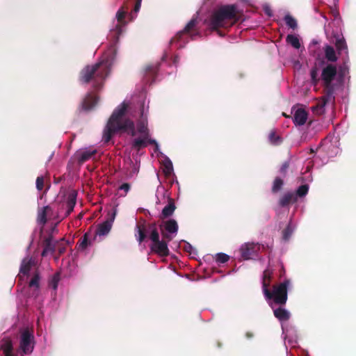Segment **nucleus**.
I'll list each match as a JSON object with an SVG mask.
<instances>
[{"mask_svg": "<svg viewBox=\"0 0 356 356\" xmlns=\"http://www.w3.org/2000/svg\"><path fill=\"white\" fill-rule=\"evenodd\" d=\"M286 41L288 44H290L293 47L296 49L300 48V42L298 38L292 34H289L286 36Z\"/></svg>", "mask_w": 356, "mask_h": 356, "instance_id": "cd10ccee", "label": "nucleus"}, {"mask_svg": "<svg viewBox=\"0 0 356 356\" xmlns=\"http://www.w3.org/2000/svg\"><path fill=\"white\" fill-rule=\"evenodd\" d=\"M89 243H88V233H86L83 238H81V241L80 243V248H81L82 249H85L86 248H87V246L88 245Z\"/></svg>", "mask_w": 356, "mask_h": 356, "instance_id": "a19ab883", "label": "nucleus"}, {"mask_svg": "<svg viewBox=\"0 0 356 356\" xmlns=\"http://www.w3.org/2000/svg\"><path fill=\"white\" fill-rule=\"evenodd\" d=\"M289 161H284L282 165H281L280 168V173L283 176V177H285L286 173H287V170L289 168Z\"/></svg>", "mask_w": 356, "mask_h": 356, "instance_id": "4c0bfd02", "label": "nucleus"}, {"mask_svg": "<svg viewBox=\"0 0 356 356\" xmlns=\"http://www.w3.org/2000/svg\"><path fill=\"white\" fill-rule=\"evenodd\" d=\"M60 280V273L59 272L56 273L49 282V286L51 287L54 291L58 288V282Z\"/></svg>", "mask_w": 356, "mask_h": 356, "instance_id": "2f4dec72", "label": "nucleus"}, {"mask_svg": "<svg viewBox=\"0 0 356 356\" xmlns=\"http://www.w3.org/2000/svg\"><path fill=\"white\" fill-rule=\"evenodd\" d=\"M99 97L92 93H88L83 99L81 107L84 111H90L97 104Z\"/></svg>", "mask_w": 356, "mask_h": 356, "instance_id": "4468645a", "label": "nucleus"}, {"mask_svg": "<svg viewBox=\"0 0 356 356\" xmlns=\"http://www.w3.org/2000/svg\"><path fill=\"white\" fill-rule=\"evenodd\" d=\"M229 256L225 253L220 252V253L216 254V261L220 264H225V263L229 261Z\"/></svg>", "mask_w": 356, "mask_h": 356, "instance_id": "c9c22d12", "label": "nucleus"}, {"mask_svg": "<svg viewBox=\"0 0 356 356\" xmlns=\"http://www.w3.org/2000/svg\"><path fill=\"white\" fill-rule=\"evenodd\" d=\"M137 131L140 136L150 137V133L147 127V121L146 119L142 120L137 123Z\"/></svg>", "mask_w": 356, "mask_h": 356, "instance_id": "393cba45", "label": "nucleus"}, {"mask_svg": "<svg viewBox=\"0 0 356 356\" xmlns=\"http://www.w3.org/2000/svg\"><path fill=\"white\" fill-rule=\"evenodd\" d=\"M269 141L273 145L280 143L281 138L275 131H271L268 135Z\"/></svg>", "mask_w": 356, "mask_h": 356, "instance_id": "f704fd0d", "label": "nucleus"}, {"mask_svg": "<svg viewBox=\"0 0 356 356\" xmlns=\"http://www.w3.org/2000/svg\"><path fill=\"white\" fill-rule=\"evenodd\" d=\"M199 35V33L197 32V33H195V35ZM194 36H195V35H192V39H193V37H194Z\"/></svg>", "mask_w": 356, "mask_h": 356, "instance_id": "8fccbe9b", "label": "nucleus"}, {"mask_svg": "<svg viewBox=\"0 0 356 356\" xmlns=\"http://www.w3.org/2000/svg\"><path fill=\"white\" fill-rule=\"evenodd\" d=\"M52 211L49 206L42 207L38 211L37 220L39 224L44 225L47 222V216Z\"/></svg>", "mask_w": 356, "mask_h": 356, "instance_id": "4be33fe9", "label": "nucleus"}, {"mask_svg": "<svg viewBox=\"0 0 356 356\" xmlns=\"http://www.w3.org/2000/svg\"><path fill=\"white\" fill-rule=\"evenodd\" d=\"M59 254H61L65 251V248H59Z\"/></svg>", "mask_w": 356, "mask_h": 356, "instance_id": "de8ad7c7", "label": "nucleus"}, {"mask_svg": "<svg viewBox=\"0 0 356 356\" xmlns=\"http://www.w3.org/2000/svg\"><path fill=\"white\" fill-rule=\"evenodd\" d=\"M325 55L328 61L336 62L337 60V56H336L335 51L331 46H327L325 47Z\"/></svg>", "mask_w": 356, "mask_h": 356, "instance_id": "bb28decb", "label": "nucleus"}, {"mask_svg": "<svg viewBox=\"0 0 356 356\" xmlns=\"http://www.w3.org/2000/svg\"><path fill=\"white\" fill-rule=\"evenodd\" d=\"M131 188V186L128 183H124L122 184L120 187H119V190H122L124 191V195H122V196H125L127 195V193L129 192V191L130 190Z\"/></svg>", "mask_w": 356, "mask_h": 356, "instance_id": "79ce46f5", "label": "nucleus"}, {"mask_svg": "<svg viewBox=\"0 0 356 356\" xmlns=\"http://www.w3.org/2000/svg\"><path fill=\"white\" fill-rule=\"evenodd\" d=\"M337 76V69L335 65L327 64L321 71V79L323 82V90L328 91V95L334 93L336 85L333 83Z\"/></svg>", "mask_w": 356, "mask_h": 356, "instance_id": "423d86ee", "label": "nucleus"}, {"mask_svg": "<svg viewBox=\"0 0 356 356\" xmlns=\"http://www.w3.org/2000/svg\"><path fill=\"white\" fill-rule=\"evenodd\" d=\"M148 145H154L155 146V152L159 149V145L156 140L152 139L149 136H140L134 138L131 142V148L137 152L145 148Z\"/></svg>", "mask_w": 356, "mask_h": 356, "instance_id": "1a4fd4ad", "label": "nucleus"}, {"mask_svg": "<svg viewBox=\"0 0 356 356\" xmlns=\"http://www.w3.org/2000/svg\"><path fill=\"white\" fill-rule=\"evenodd\" d=\"M76 203V193L73 191L68 195L66 202L65 204H61L60 209H64L65 207L67 210L60 219L59 218V216H57L56 219L58 220V222H59L65 218H67L73 211Z\"/></svg>", "mask_w": 356, "mask_h": 356, "instance_id": "f8f14e48", "label": "nucleus"}, {"mask_svg": "<svg viewBox=\"0 0 356 356\" xmlns=\"http://www.w3.org/2000/svg\"><path fill=\"white\" fill-rule=\"evenodd\" d=\"M141 1H142V0H136V1L134 8L133 10V12H134L135 13H137L139 11V10L140 8V6H141Z\"/></svg>", "mask_w": 356, "mask_h": 356, "instance_id": "37998d69", "label": "nucleus"}, {"mask_svg": "<svg viewBox=\"0 0 356 356\" xmlns=\"http://www.w3.org/2000/svg\"><path fill=\"white\" fill-rule=\"evenodd\" d=\"M308 117L307 112L303 108H298L295 111L293 117V123L298 126L305 124Z\"/></svg>", "mask_w": 356, "mask_h": 356, "instance_id": "2eb2a0df", "label": "nucleus"}, {"mask_svg": "<svg viewBox=\"0 0 356 356\" xmlns=\"http://www.w3.org/2000/svg\"><path fill=\"white\" fill-rule=\"evenodd\" d=\"M173 171L172 163L170 161L166 162L164 165L163 172L166 176H169Z\"/></svg>", "mask_w": 356, "mask_h": 356, "instance_id": "e433bc0d", "label": "nucleus"}, {"mask_svg": "<svg viewBox=\"0 0 356 356\" xmlns=\"http://www.w3.org/2000/svg\"><path fill=\"white\" fill-rule=\"evenodd\" d=\"M283 185V179L278 177H275L273 182V186L271 188L272 193H277V192H279L282 188Z\"/></svg>", "mask_w": 356, "mask_h": 356, "instance_id": "c85d7f7f", "label": "nucleus"}, {"mask_svg": "<svg viewBox=\"0 0 356 356\" xmlns=\"http://www.w3.org/2000/svg\"><path fill=\"white\" fill-rule=\"evenodd\" d=\"M245 337L247 339H251L254 337V334L252 332H247L245 333Z\"/></svg>", "mask_w": 356, "mask_h": 356, "instance_id": "49530a36", "label": "nucleus"}, {"mask_svg": "<svg viewBox=\"0 0 356 356\" xmlns=\"http://www.w3.org/2000/svg\"><path fill=\"white\" fill-rule=\"evenodd\" d=\"M33 339V332L28 328L22 332L19 347L24 354H30L33 352L34 347Z\"/></svg>", "mask_w": 356, "mask_h": 356, "instance_id": "0eeeda50", "label": "nucleus"}, {"mask_svg": "<svg viewBox=\"0 0 356 356\" xmlns=\"http://www.w3.org/2000/svg\"><path fill=\"white\" fill-rule=\"evenodd\" d=\"M96 154V149H80L75 153L74 158L79 165H82L85 162L90 160Z\"/></svg>", "mask_w": 356, "mask_h": 356, "instance_id": "ddd939ff", "label": "nucleus"}, {"mask_svg": "<svg viewBox=\"0 0 356 356\" xmlns=\"http://www.w3.org/2000/svg\"><path fill=\"white\" fill-rule=\"evenodd\" d=\"M58 241L53 242L52 235L48 236L43 241V250L42 252V256L45 257L49 252L54 253L56 250V244Z\"/></svg>", "mask_w": 356, "mask_h": 356, "instance_id": "dca6fc26", "label": "nucleus"}, {"mask_svg": "<svg viewBox=\"0 0 356 356\" xmlns=\"http://www.w3.org/2000/svg\"><path fill=\"white\" fill-rule=\"evenodd\" d=\"M298 200V198L295 193L287 192L284 193L279 200V205L281 207H287L291 203H295Z\"/></svg>", "mask_w": 356, "mask_h": 356, "instance_id": "6ab92c4d", "label": "nucleus"}, {"mask_svg": "<svg viewBox=\"0 0 356 356\" xmlns=\"http://www.w3.org/2000/svg\"><path fill=\"white\" fill-rule=\"evenodd\" d=\"M159 227L162 236L161 239L156 222L138 224L135 236L139 244L149 236L151 241V251L160 257H167L170 254L168 243L177 234L179 226L175 219H170L162 221Z\"/></svg>", "mask_w": 356, "mask_h": 356, "instance_id": "f03ea898", "label": "nucleus"}, {"mask_svg": "<svg viewBox=\"0 0 356 356\" xmlns=\"http://www.w3.org/2000/svg\"><path fill=\"white\" fill-rule=\"evenodd\" d=\"M241 15L242 13L235 4L222 6L212 13L209 26L211 30L217 31L219 35L224 36L225 33L219 29L230 28L241 19Z\"/></svg>", "mask_w": 356, "mask_h": 356, "instance_id": "20e7f679", "label": "nucleus"}, {"mask_svg": "<svg viewBox=\"0 0 356 356\" xmlns=\"http://www.w3.org/2000/svg\"><path fill=\"white\" fill-rule=\"evenodd\" d=\"M274 270L268 266L266 269L263 272L262 275V291L265 290V289H269L270 286V283L272 282L273 275Z\"/></svg>", "mask_w": 356, "mask_h": 356, "instance_id": "aec40b11", "label": "nucleus"}, {"mask_svg": "<svg viewBox=\"0 0 356 356\" xmlns=\"http://www.w3.org/2000/svg\"><path fill=\"white\" fill-rule=\"evenodd\" d=\"M334 93H332L331 95H328V91L324 90V95L320 99H318L316 105L313 106V111L316 112L318 115H322L325 112V106L329 102H334L335 97Z\"/></svg>", "mask_w": 356, "mask_h": 356, "instance_id": "9b49d317", "label": "nucleus"}, {"mask_svg": "<svg viewBox=\"0 0 356 356\" xmlns=\"http://www.w3.org/2000/svg\"><path fill=\"white\" fill-rule=\"evenodd\" d=\"M284 22L286 24L292 29H296L298 27L296 19L293 17L291 15L287 14L284 16Z\"/></svg>", "mask_w": 356, "mask_h": 356, "instance_id": "c756f323", "label": "nucleus"}, {"mask_svg": "<svg viewBox=\"0 0 356 356\" xmlns=\"http://www.w3.org/2000/svg\"><path fill=\"white\" fill-rule=\"evenodd\" d=\"M176 209V206L174 200L172 198L168 199V204L163 209L161 213L159 216L160 219L164 220L172 216Z\"/></svg>", "mask_w": 356, "mask_h": 356, "instance_id": "a211bd4d", "label": "nucleus"}, {"mask_svg": "<svg viewBox=\"0 0 356 356\" xmlns=\"http://www.w3.org/2000/svg\"><path fill=\"white\" fill-rule=\"evenodd\" d=\"M332 15H333V17H334V19H337V17H339V11H338V10H333L332 11Z\"/></svg>", "mask_w": 356, "mask_h": 356, "instance_id": "a18cd8bd", "label": "nucleus"}, {"mask_svg": "<svg viewBox=\"0 0 356 356\" xmlns=\"http://www.w3.org/2000/svg\"><path fill=\"white\" fill-rule=\"evenodd\" d=\"M128 10V7L122 6L116 13L118 24L115 29L111 30L108 38L112 42V45L109 51H112L113 56L102 60L92 65L86 66L80 73V81L84 83H88L93 81L92 88L95 91L101 90L104 83L106 78L111 72V60L114 58L116 54V49L114 46L118 42L119 38L122 33V26L126 24L124 18Z\"/></svg>", "mask_w": 356, "mask_h": 356, "instance_id": "f257e3e1", "label": "nucleus"}, {"mask_svg": "<svg viewBox=\"0 0 356 356\" xmlns=\"http://www.w3.org/2000/svg\"><path fill=\"white\" fill-rule=\"evenodd\" d=\"M177 58H178L177 57L175 58V60H174L175 63L177 61Z\"/></svg>", "mask_w": 356, "mask_h": 356, "instance_id": "3c124183", "label": "nucleus"}, {"mask_svg": "<svg viewBox=\"0 0 356 356\" xmlns=\"http://www.w3.org/2000/svg\"><path fill=\"white\" fill-rule=\"evenodd\" d=\"M264 12L269 17H271L273 15V12L271 9L268 6L264 8Z\"/></svg>", "mask_w": 356, "mask_h": 356, "instance_id": "c03bdc74", "label": "nucleus"}, {"mask_svg": "<svg viewBox=\"0 0 356 356\" xmlns=\"http://www.w3.org/2000/svg\"><path fill=\"white\" fill-rule=\"evenodd\" d=\"M196 19H191L188 23L186 25L185 28L177 33V35L172 38L170 40V44L173 43L175 40H179L184 34H188L194 29L197 24Z\"/></svg>", "mask_w": 356, "mask_h": 356, "instance_id": "f3484780", "label": "nucleus"}, {"mask_svg": "<svg viewBox=\"0 0 356 356\" xmlns=\"http://www.w3.org/2000/svg\"><path fill=\"white\" fill-rule=\"evenodd\" d=\"M33 264V261L31 258L26 257L24 258L21 264L19 272L20 273H22L23 275H28L31 266Z\"/></svg>", "mask_w": 356, "mask_h": 356, "instance_id": "b1692460", "label": "nucleus"}, {"mask_svg": "<svg viewBox=\"0 0 356 356\" xmlns=\"http://www.w3.org/2000/svg\"><path fill=\"white\" fill-rule=\"evenodd\" d=\"M82 216H83V215H82V213H80V214L78 216V218H82Z\"/></svg>", "mask_w": 356, "mask_h": 356, "instance_id": "09e8293b", "label": "nucleus"}, {"mask_svg": "<svg viewBox=\"0 0 356 356\" xmlns=\"http://www.w3.org/2000/svg\"><path fill=\"white\" fill-rule=\"evenodd\" d=\"M115 216L116 210H114L111 213H108L106 220L98 225L96 230V234L99 236L107 235L112 228Z\"/></svg>", "mask_w": 356, "mask_h": 356, "instance_id": "9d476101", "label": "nucleus"}, {"mask_svg": "<svg viewBox=\"0 0 356 356\" xmlns=\"http://www.w3.org/2000/svg\"><path fill=\"white\" fill-rule=\"evenodd\" d=\"M36 188L38 191H42L44 188V177L42 176L37 177Z\"/></svg>", "mask_w": 356, "mask_h": 356, "instance_id": "ea45409f", "label": "nucleus"}, {"mask_svg": "<svg viewBox=\"0 0 356 356\" xmlns=\"http://www.w3.org/2000/svg\"><path fill=\"white\" fill-rule=\"evenodd\" d=\"M309 191V186L307 184H303L298 187V188L296 191V195L298 197H304L305 196Z\"/></svg>", "mask_w": 356, "mask_h": 356, "instance_id": "72a5a7b5", "label": "nucleus"}, {"mask_svg": "<svg viewBox=\"0 0 356 356\" xmlns=\"http://www.w3.org/2000/svg\"><path fill=\"white\" fill-rule=\"evenodd\" d=\"M128 107V104L124 102L113 111L104 130L103 140L105 143H108L113 135L118 132L127 133L131 136H136L134 121L129 118H125Z\"/></svg>", "mask_w": 356, "mask_h": 356, "instance_id": "7ed1b4c3", "label": "nucleus"}, {"mask_svg": "<svg viewBox=\"0 0 356 356\" xmlns=\"http://www.w3.org/2000/svg\"><path fill=\"white\" fill-rule=\"evenodd\" d=\"M335 47L339 54H341L343 51L348 54V47L343 37L337 36L336 38Z\"/></svg>", "mask_w": 356, "mask_h": 356, "instance_id": "a878e982", "label": "nucleus"}, {"mask_svg": "<svg viewBox=\"0 0 356 356\" xmlns=\"http://www.w3.org/2000/svg\"><path fill=\"white\" fill-rule=\"evenodd\" d=\"M40 278L39 274L38 273H35L32 277L31 281L29 282V287H33L38 291L40 288Z\"/></svg>", "mask_w": 356, "mask_h": 356, "instance_id": "473e14b6", "label": "nucleus"}, {"mask_svg": "<svg viewBox=\"0 0 356 356\" xmlns=\"http://www.w3.org/2000/svg\"><path fill=\"white\" fill-rule=\"evenodd\" d=\"M0 350L4 354V356H17L13 353V346L12 341L10 339L3 340L0 346Z\"/></svg>", "mask_w": 356, "mask_h": 356, "instance_id": "5701e85b", "label": "nucleus"}, {"mask_svg": "<svg viewBox=\"0 0 356 356\" xmlns=\"http://www.w3.org/2000/svg\"><path fill=\"white\" fill-rule=\"evenodd\" d=\"M261 249L259 243H245L240 248V254L244 260L252 259L257 257Z\"/></svg>", "mask_w": 356, "mask_h": 356, "instance_id": "6e6552de", "label": "nucleus"}, {"mask_svg": "<svg viewBox=\"0 0 356 356\" xmlns=\"http://www.w3.org/2000/svg\"><path fill=\"white\" fill-rule=\"evenodd\" d=\"M292 234V229L291 226L289 225L282 232L283 238L285 241H288Z\"/></svg>", "mask_w": 356, "mask_h": 356, "instance_id": "58836bf2", "label": "nucleus"}, {"mask_svg": "<svg viewBox=\"0 0 356 356\" xmlns=\"http://www.w3.org/2000/svg\"><path fill=\"white\" fill-rule=\"evenodd\" d=\"M291 284V281L288 279L284 280L282 282L274 284L272 290L265 289L264 295L266 300H272L273 303L270 307L273 309V305L284 306L288 300V287Z\"/></svg>", "mask_w": 356, "mask_h": 356, "instance_id": "39448f33", "label": "nucleus"}, {"mask_svg": "<svg viewBox=\"0 0 356 356\" xmlns=\"http://www.w3.org/2000/svg\"><path fill=\"white\" fill-rule=\"evenodd\" d=\"M273 314L280 321H287L291 316L289 312L282 307V306L273 309Z\"/></svg>", "mask_w": 356, "mask_h": 356, "instance_id": "412c9836", "label": "nucleus"}, {"mask_svg": "<svg viewBox=\"0 0 356 356\" xmlns=\"http://www.w3.org/2000/svg\"><path fill=\"white\" fill-rule=\"evenodd\" d=\"M311 81L314 85H317L320 81L321 76H318V71L316 66L313 67L310 70Z\"/></svg>", "mask_w": 356, "mask_h": 356, "instance_id": "7c9ffc66", "label": "nucleus"}]
</instances>
